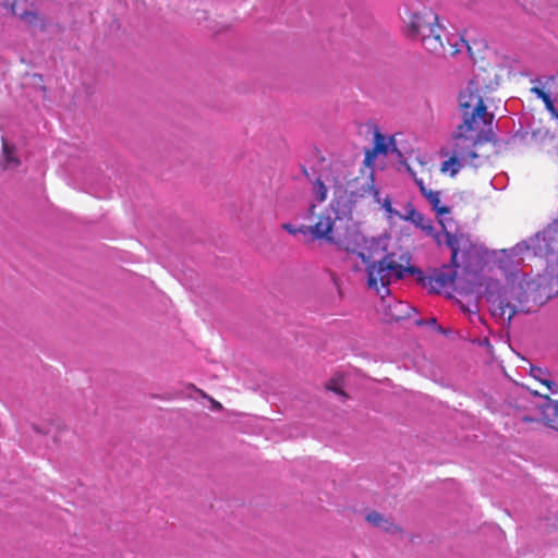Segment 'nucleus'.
Returning a JSON list of instances; mask_svg holds the SVG:
<instances>
[{"instance_id":"17","label":"nucleus","mask_w":558,"mask_h":558,"mask_svg":"<svg viewBox=\"0 0 558 558\" xmlns=\"http://www.w3.org/2000/svg\"><path fill=\"white\" fill-rule=\"evenodd\" d=\"M543 101L545 104L546 109L549 111L551 118L558 122V111L556 110V108L553 105L551 95H549L548 97L543 99Z\"/></svg>"},{"instance_id":"6","label":"nucleus","mask_w":558,"mask_h":558,"mask_svg":"<svg viewBox=\"0 0 558 558\" xmlns=\"http://www.w3.org/2000/svg\"><path fill=\"white\" fill-rule=\"evenodd\" d=\"M463 123L458 126V137L470 144H477L490 126L493 116L486 111L483 99L477 90L466 88L459 96Z\"/></svg>"},{"instance_id":"15","label":"nucleus","mask_w":558,"mask_h":558,"mask_svg":"<svg viewBox=\"0 0 558 558\" xmlns=\"http://www.w3.org/2000/svg\"><path fill=\"white\" fill-rule=\"evenodd\" d=\"M3 159H4V168H14L19 163L14 157L13 148L4 140H3Z\"/></svg>"},{"instance_id":"16","label":"nucleus","mask_w":558,"mask_h":558,"mask_svg":"<svg viewBox=\"0 0 558 558\" xmlns=\"http://www.w3.org/2000/svg\"><path fill=\"white\" fill-rule=\"evenodd\" d=\"M532 373H533V376L535 378H537L543 385H545L550 392L558 393V387L553 380H550L548 378H544V379L541 378V374H542L541 369H533Z\"/></svg>"},{"instance_id":"10","label":"nucleus","mask_w":558,"mask_h":558,"mask_svg":"<svg viewBox=\"0 0 558 558\" xmlns=\"http://www.w3.org/2000/svg\"><path fill=\"white\" fill-rule=\"evenodd\" d=\"M0 5L10 7L14 15L20 16L26 24L33 27L41 26L43 19L34 11H21L17 1L0 0Z\"/></svg>"},{"instance_id":"7","label":"nucleus","mask_w":558,"mask_h":558,"mask_svg":"<svg viewBox=\"0 0 558 558\" xmlns=\"http://www.w3.org/2000/svg\"><path fill=\"white\" fill-rule=\"evenodd\" d=\"M374 198L390 228L396 227L399 221H408L441 245V238L436 233L432 221L420 213L412 202H396L389 195H381L379 191H374Z\"/></svg>"},{"instance_id":"3","label":"nucleus","mask_w":558,"mask_h":558,"mask_svg":"<svg viewBox=\"0 0 558 558\" xmlns=\"http://www.w3.org/2000/svg\"><path fill=\"white\" fill-rule=\"evenodd\" d=\"M402 20L407 35L415 39H421L424 48L429 52H449L454 54L466 46L463 39L451 36L448 38L449 49H447L441 40L444 29L438 24V16L430 8L415 0H411L405 4Z\"/></svg>"},{"instance_id":"13","label":"nucleus","mask_w":558,"mask_h":558,"mask_svg":"<svg viewBox=\"0 0 558 558\" xmlns=\"http://www.w3.org/2000/svg\"><path fill=\"white\" fill-rule=\"evenodd\" d=\"M366 519L371 524L380 527L381 530L388 533H395L398 530L397 525L392 521H390L387 518H384L378 512L368 513Z\"/></svg>"},{"instance_id":"12","label":"nucleus","mask_w":558,"mask_h":558,"mask_svg":"<svg viewBox=\"0 0 558 558\" xmlns=\"http://www.w3.org/2000/svg\"><path fill=\"white\" fill-rule=\"evenodd\" d=\"M531 92L535 94L542 100L551 95L553 93L558 96V77L551 76L549 77L543 87L534 86L531 88Z\"/></svg>"},{"instance_id":"5","label":"nucleus","mask_w":558,"mask_h":558,"mask_svg":"<svg viewBox=\"0 0 558 558\" xmlns=\"http://www.w3.org/2000/svg\"><path fill=\"white\" fill-rule=\"evenodd\" d=\"M407 169L417 184L422 195L427 199L435 211L438 222L442 228L441 232L436 231V233L441 238V245L445 244L451 250L452 264L458 267L459 259L464 260L465 257H470L472 254V244L470 239L463 234H451L448 230V219L446 218V216L450 214V209L448 206H442L440 204V192L427 189L423 180L416 178L415 173L409 166Z\"/></svg>"},{"instance_id":"4","label":"nucleus","mask_w":558,"mask_h":558,"mask_svg":"<svg viewBox=\"0 0 558 558\" xmlns=\"http://www.w3.org/2000/svg\"><path fill=\"white\" fill-rule=\"evenodd\" d=\"M506 277L507 284L504 287L497 280L488 279L484 283V290H482L483 283H481L478 287L471 288L470 292L485 296L489 303L492 314L502 320L510 322L517 308L508 302V298L522 301L524 294L523 277L518 270H511Z\"/></svg>"},{"instance_id":"20","label":"nucleus","mask_w":558,"mask_h":558,"mask_svg":"<svg viewBox=\"0 0 558 558\" xmlns=\"http://www.w3.org/2000/svg\"><path fill=\"white\" fill-rule=\"evenodd\" d=\"M364 162H365L366 166H371L372 165L373 160H369V154L366 155V159H365Z\"/></svg>"},{"instance_id":"1","label":"nucleus","mask_w":558,"mask_h":558,"mask_svg":"<svg viewBox=\"0 0 558 558\" xmlns=\"http://www.w3.org/2000/svg\"><path fill=\"white\" fill-rule=\"evenodd\" d=\"M348 185L349 172L343 163H331L319 173L312 187L313 203L308 209L314 222L307 231L314 240L332 245L366 265L387 253L390 238L364 235L352 218Z\"/></svg>"},{"instance_id":"9","label":"nucleus","mask_w":558,"mask_h":558,"mask_svg":"<svg viewBox=\"0 0 558 558\" xmlns=\"http://www.w3.org/2000/svg\"><path fill=\"white\" fill-rule=\"evenodd\" d=\"M551 231H544L536 234L535 238L517 244L513 248L499 252L497 260L500 263V268L506 271L509 266H518L523 260V254L527 251H533L534 255H545L554 247L548 242Z\"/></svg>"},{"instance_id":"18","label":"nucleus","mask_w":558,"mask_h":558,"mask_svg":"<svg viewBox=\"0 0 558 558\" xmlns=\"http://www.w3.org/2000/svg\"><path fill=\"white\" fill-rule=\"evenodd\" d=\"M282 229H284L286 231H288L291 234H296L302 231V228H296L291 223H283Z\"/></svg>"},{"instance_id":"19","label":"nucleus","mask_w":558,"mask_h":558,"mask_svg":"<svg viewBox=\"0 0 558 558\" xmlns=\"http://www.w3.org/2000/svg\"><path fill=\"white\" fill-rule=\"evenodd\" d=\"M381 141H384V137L380 136V135H376V150L378 151H385V147L383 146V144L380 143Z\"/></svg>"},{"instance_id":"2","label":"nucleus","mask_w":558,"mask_h":558,"mask_svg":"<svg viewBox=\"0 0 558 558\" xmlns=\"http://www.w3.org/2000/svg\"><path fill=\"white\" fill-rule=\"evenodd\" d=\"M378 260L366 264L367 287L381 299L380 308L389 319H403L410 317L414 310L405 302L397 301L390 296V284L412 275L415 269L410 264V257L405 254H383Z\"/></svg>"},{"instance_id":"8","label":"nucleus","mask_w":558,"mask_h":558,"mask_svg":"<svg viewBox=\"0 0 558 558\" xmlns=\"http://www.w3.org/2000/svg\"><path fill=\"white\" fill-rule=\"evenodd\" d=\"M475 145L459 138L456 132L451 149L446 147L440 151L442 157H447L440 165L441 174L454 178L466 166L478 167L475 160L478 157L474 150Z\"/></svg>"},{"instance_id":"11","label":"nucleus","mask_w":558,"mask_h":558,"mask_svg":"<svg viewBox=\"0 0 558 558\" xmlns=\"http://www.w3.org/2000/svg\"><path fill=\"white\" fill-rule=\"evenodd\" d=\"M439 289L453 287L454 290L460 289L457 280V271L452 267H444L433 277Z\"/></svg>"},{"instance_id":"14","label":"nucleus","mask_w":558,"mask_h":558,"mask_svg":"<svg viewBox=\"0 0 558 558\" xmlns=\"http://www.w3.org/2000/svg\"><path fill=\"white\" fill-rule=\"evenodd\" d=\"M543 415L545 424L558 432V401L548 402L544 408Z\"/></svg>"}]
</instances>
